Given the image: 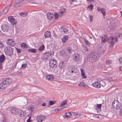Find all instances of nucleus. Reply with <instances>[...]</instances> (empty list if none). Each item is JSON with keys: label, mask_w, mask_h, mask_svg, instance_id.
I'll list each match as a JSON object with an SVG mask.
<instances>
[{"label": "nucleus", "mask_w": 122, "mask_h": 122, "mask_svg": "<svg viewBox=\"0 0 122 122\" xmlns=\"http://www.w3.org/2000/svg\"><path fill=\"white\" fill-rule=\"evenodd\" d=\"M18 75L20 76H21L22 75V73L20 72L18 73L17 74Z\"/></svg>", "instance_id": "52"}, {"label": "nucleus", "mask_w": 122, "mask_h": 122, "mask_svg": "<svg viewBox=\"0 0 122 122\" xmlns=\"http://www.w3.org/2000/svg\"><path fill=\"white\" fill-rule=\"evenodd\" d=\"M65 107V106H64L63 107V108H61V107H60V108H58V109H59V111H61V110L63 108H64L65 107Z\"/></svg>", "instance_id": "56"}, {"label": "nucleus", "mask_w": 122, "mask_h": 122, "mask_svg": "<svg viewBox=\"0 0 122 122\" xmlns=\"http://www.w3.org/2000/svg\"><path fill=\"white\" fill-rule=\"evenodd\" d=\"M3 86L2 84H0V91L1 90V89H3L4 88H3Z\"/></svg>", "instance_id": "48"}, {"label": "nucleus", "mask_w": 122, "mask_h": 122, "mask_svg": "<svg viewBox=\"0 0 122 122\" xmlns=\"http://www.w3.org/2000/svg\"><path fill=\"white\" fill-rule=\"evenodd\" d=\"M2 63L0 62V70L2 69Z\"/></svg>", "instance_id": "59"}, {"label": "nucleus", "mask_w": 122, "mask_h": 122, "mask_svg": "<svg viewBox=\"0 0 122 122\" xmlns=\"http://www.w3.org/2000/svg\"><path fill=\"white\" fill-rule=\"evenodd\" d=\"M71 1L72 2H77V0H71Z\"/></svg>", "instance_id": "62"}, {"label": "nucleus", "mask_w": 122, "mask_h": 122, "mask_svg": "<svg viewBox=\"0 0 122 122\" xmlns=\"http://www.w3.org/2000/svg\"><path fill=\"white\" fill-rule=\"evenodd\" d=\"M63 11H60V13H61V15L60 17H61L62 15V14L64 13L66 11L65 9H63Z\"/></svg>", "instance_id": "43"}, {"label": "nucleus", "mask_w": 122, "mask_h": 122, "mask_svg": "<svg viewBox=\"0 0 122 122\" xmlns=\"http://www.w3.org/2000/svg\"><path fill=\"white\" fill-rule=\"evenodd\" d=\"M8 20L12 25H15L17 23L16 20L12 16H10L8 17Z\"/></svg>", "instance_id": "9"}, {"label": "nucleus", "mask_w": 122, "mask_h": 122, "mask_svg": "<svg viewBox=\"0 0 122 122\" xmlns=\"http://www.w3.org/2000/svg\"><path fill=\"white\" fill-rule=\"evenodd\" d=\"M19 115L20 117H22L26 115V112L25 111L21 110L20 112L19 113Z\"/></svg>", "instance_id": "23"}, {"label": "nucleus", "mask_w": 122, "mask_h": 122, "mask_svg": "<svg viewBox=\"0 0 122 122\" xmlns=\"http://www.w3.org/2000/svg\"><path fill=\"white\" fill-rule=\"evenodd\" d=\"M55 111L56 112H57L59 111V109H55Z\"/></svg>", "instance_id": "63"}, {"label": "nucleus", "mask_w": 122, "mask_h": 122, "mask_svg": "<svg viewBox=\"0 0 122 122\" xmlns=\"http://www.w3.org/2000/svg\"><path fill=\"white\" fill-rule=\"evenodd\" d=\"M119 38L121 39H122V34H121L119 35L118 36Z\"/></svg>", "instance_id": "54"}, {"label": "nucleus", "mask_w": 122, "mask_h": 122, "mask_svg": "<svg viewBox=\"0 0 122 122\" xmlns=\"http://www.w3.org/2000/svg\"><path fill=\"white\" fill-rule=\"evenodd\" d=\"M101 116L100 115H96V117L98 118L99 119H100V117Z\"/></svg>", "instance_id": "60"}, {"label": "nucleus", "mask_w": 122, "mask_h": 122, "mask_svg": "<svg viewBox=\"0 0 122 122\" xmlns=\"http://www.w3.org/2000/svg\"><path fill=\"white\" fill-rule=\"evenodd\" d=\"M5 59V56L3 54H2L0 56V62L2 63Z\"/></svg>", "instance_id": "22"}, {"label": "nucleus", "mask_w": 122, "mask_h": 122, "mask_svg": "<svg viewBox=\"0 0 122 122\" xmlns=\"http://www.w3.org/2000/svg\"><path fill=\"white\" fill-rule=\"evenodd\" d=\"M99 58V56L97 53H93L89 56V61L94 62L97 60Z\"/></svg>", "instance_id": "2"}, {"label": "nucleus", "mask_w": 122, "mask_h": 122, "mask_svg": "<svg viewBox=\"0 0 122 122\" xmlns=\"http://www.w3.org/2000/svg\"><path fill=\"white\" fill-rule=\"evenodd\" d=\"M46 78L49 80H52L53 79V77L52 75H48L46 76Z\"/></svg>", "instance_id": "26"}, {"label": "nucleus", "mask_w": 122, "mask_h": 122, "mask_svg": "<svg viewBox=\"0 0 122 122\" xmlns=\"http://www.w3.org/2000/svg\"><path fill=\"white\" fill-rule=\"evenodd\" d=\"M102 9V8H101L100 7H98L97 8V10L98 12H100V11H101Z\"/></svg>", "instance_id": "44"}, {"label": "nucleus", "mask_w": 122, "mask_h": 122, "mask_svg": "<svg viewBox=\"0 0 122 122\" xmlns=\"http://www.w3.org/2000/svg\"><path fill=\"white\" fill-rule=\"evenodd\" d=\"M5 54L8 56H11L13 53V49L9 46L5 47L4 49Z\"/></svg>", "instance_id": "4"}, {"label": "nucleus", "mask_w": 122, "mask_h": 122, "mask_svg": "<svg viewBox=\"0 0 122 122\" xmlns=\"http://www.w3.org/2000/svg\"><path fill=\"white\" fill-rule=\"evenodd\" d=\"M93 7V5L91 4H90L88 7V8H91V9H90L91 10H92V8Z\"/></svg>", "instance_id": "45"}, {"label": "nucleus", "mask_w": 122, "mask_h": 122, "mask_svg": "<svg viewBox=\"0 0 122 122\" xmlns=\"http://www.w3.org/2000/svg\"><path fill=\"white\" fill-rule=\"evenodd\" d=\"M7 43L8 45H9L11 46H13L15 44V42L12 39H8L7 41Z\"/></svg>", "instance_id": "12"}, {"label": "nucleus", "mask_w": 122, "mask_h": 122, "mask_svg": "<svg viewBox=\"0 0 122 122\" xmlns=\"http://www.w3.org/2000/svg\"><path fill=\"white\" fill-rule=\"evenodd\" d=\"M60 54L61 56L64 57H66L67 56V53L63 50L60 51Z\"/></svg>", "instance_id": "21"}, {"label": "nucleus", "mask_w": 122, "mask_h": 122, "mask_svg": "<svg viewBox=\"0 0 122 122\" xmlns=\"http://www.w3.org/2000/svg\"><path fill=\"white\" fill-rule=\"evenodd\" d=\"M71 114L70 112H67L65 113V114L64 116H63L64 117H66V118H69L70 117Z\"/></svg>", "instance_id": "24"}, {"label": "nucleus", "mask_w": 122, "mask_h": 122, "mask_svg": "<svg viewBox=\"0 0 122 122\" xmlns=\"http://www.w3.org/2000/svg\"><path fill=\"white\" fill-rule=\"evenodd\" d=\"M10 112L13 115H15L18 113V110L16 108H13L11 110Z\"/></svg>", "instance_id": "16"}, {"label": "nucleus", "mask_w": 122, "mask_h": 122, "mask_svg": "<svg viewBox=\"0 0 122 122\" xmlns=\"http://www.w3.org/2000/svg\"><path fill=\"white\" fill-rule=\"evenodd\" d=\"M45 48L44 45H43L40 46L38 48V51H41L44 50Z\"/></svg>", "instance_id": "30"}, {"label": "nucleus", "mask_w": 122, "mask_h": 122, "mask_svg": "<svg viewBox=\"0 0 122 122\" xmlns=\"http://www.w3.org/2000/svg\"><path fill=\"white\" fill-rule=\"evenodd\" d=\"M45 118L44 116L39 115L37 116L36 120L38 122H42L45 119Z\"/></svg>", "instance_id": "11"}, {"label": "nucleus", "mask_w": 122, "mask_h": 122, "mask_svg": "<svg viewBox=\"0 0 122 122\" xmlns=\"http://www.w3.org/2000/svg\"><path fill=\"white\" fill-rule=\"evenodd\" d=\"M51 36V33L49 31H46L44 34V36L45 38L49 37Z\"/></svg>", "instance_id": "20"}, {"label": "nucleus", "mask_w": 122, "mask_h": 122, "mask_svg": "<svg viewBox=\"0 0 122 122\" xmlns=\"http://www.w3.org/2000/svg\"><path fill=\"white\" fill-rule=\"evenodd\" d=\"M46 103H44L42 104L41 105L43 107H45L46 106Z\"/></svg>", "instance_id": "61"}, {"label": "nucleus", "mask_w": 122, "mask_h": 122, "mask_svg": "<svg viewBox=\"0 0 122 122\" xmlns=\"http://www.w3.org/2000/svg\"><path fill=\"white\" fill-rule=\"evenodd\" d=\"M49 64L51 68H55L57 66V61L55 59H51L50 61Z\"/></svg>", "instance_id": "7"}, {"label": "nucleus", "mask_w": 122, "mask_h": 122, "mask_svg": "<svg viewBox=\"0 0 122 122\" xmlns=\"http://www.w3.org/2000/svg\"><path fill=\"white\" fill-rule=\"evenodd\" d=\"M1 28L3 32H7L8 31L9 27L8 25L5 23L2 25Z\"/></svg>", "instance_id": "10"}, {"label": "nucleus", "mask_w": 122, "mask_h": 122, "mask_svg": "<svg viewBox=\"0 0 122 122\" xmlns=\"http://www.w3.org/2000/svg\"><path fill=\"white\" fill-rule=\"evenodd\" d=\"M89 16L90 17V21L91 22H92L93 20L92 19L93 17L91 15H89Z\"/></svg>", "instance_id": "49"}, {"label": "nucleus", "mask_w": 122, "mask_h": 122, "mask_svg": "<svg viewBox=\"0 0 122 122\" xmlns=\"http://www.w3.org/2000/svg\"><path fill=\"white\" fill-rule=\"evenodd\" d=\"M66 64L64 62H60L59 64V66L61 69L64 68L65 66L66 65Z\"/></svg>", "instance_id": "19"}, {"label": "nucleus", "mask_w": 122, "mask_h": 122, "mask_svg": "<svg viewBox=\"0 0 122 122\" xmlns=\"http://www.w3.org/2000/svg\"><path fill=\"white\" fill-rule=\"evenodd\" d=\"M10 5H9L8 6L4 8L2 12L0 13L1 15H4L7 13L8 12V11L9 9L10 8Z\"/></svg>", "instance_id": "13"}, {"label": "nucleus", "mask_w": 122, "mask_h": 122, "mask_svg": "<svg viewBox=\"0 0 122 122\" xmlns=\"http://www.w3.org/2000/svg\"><path fill=\"white\" fill-rule=\"evenodd\" d=\"M81 75L82 77L84 78H86V76H85V73L83 70L82 69H81Z\"/></svg>", "instance_id": "28"}, {"label": "nucleus", "mask_w": 122, "mask_h": 122, "mask_svg": "<svg viewBox=\"0 0 122 122\" xmlns=\"http://www.w3.org/2000/svg\"><path fill=\"white\" fill-rule=\"evenodd\" d=\"M85 42L86 45H87V46H89L90 45V43H89L88 40H86V41H85Z\"/></svg>", "instance_id": "47"}, {"label": "nucleus", "mask_w": 122, "mask_h": 122, "mask_svg": "<svg viewBox=\"0 0 122 122\" xmlns=\"http://www.w3.org/2000/svg\"><path fill=\"white\" fill-rule=\"evenodd\" d=\"M26 65L27 64L26 63L23 64L22 66V67L23 68H25Z\"/></svg>", "instance_id": "50"}, {"label": "nucleus", "mask_w": 122, "mask_h": 122, "mask_svg": "<svg viewBox=\"0 0 122 122\" xmlns=\"http://www.w3.org/2000/svg\"><path fill=\"white\" fill-rule=\"evenodd\" d=\"M66 49L68 53L70 54H71L72 51L71 48L68 47L66 48Z\"/></svg>", "instance_id": "29"}, {"label": "nucleus", "mask_w": 122, "mask_h": 122, "mask_svg": "<svg viewBox=\"0 0 122 122\" xmlns=\"http://www.w3.org/2000/svg\"><path fill=\"white\" fill-rule=\"evenodd\" d=\"M19 14L20 15L23 17L26 16L27 15V14L25 12H20Z\"/></svg>", "instance_id": "32"}, {"label": "nucleus", "mask_w": 122, "mask_h": 122, "mask_svg": "<svg viewBox=\"0 0 122 122\" xmlns=\"http://www.w3.org/2000/svg\"><path fill=\"white\" fill-rule=\"evenodd\" d=\"M55 103L54 101H49V104L50 105H51Z\"/></svg>", "instance_id": "42"}, {"label": "nucleus", "mask_w": 122, "mask_h": 122, "mask_svg": "<svg viewBox=\"0 0 122 122\" xmlns=\"http://www.w3.org/2000/svg\"><path fill=\"white\" fill-rule=\"evenodd\" d=\"M4 46V45L1 41H0V49L2 48Z\"/></svg>", "instance_id": "41"}, {"label": "nucleus", "mask_w": 122, "mask_h": 122, "mask_svg": "<svg viewBox=\"0 0 122 122\" xmlns=\"http://www.w3.org/2000/svg\"><path fill=\"white\" fill-rule=\"evenodd\" d=\"M86 84L83 82H81L78 85V86L81 87H84L86 85Z\"/></svg>", "instance_id": "36"}, {"label": "nucleus", "mask_w": 122, "mask_h": 122, "mask_svg": "<svg viewBox=\"0 0 122 122\" xmlns=\"http://www.w3.org/2000/svg\"><path fill=\"white\" fill-rule=\"evenodd\" d=\"M119 62L120 64H122V58H120L119 60Z\"/></svg>", "instance_id": "51"}, {"label": "nucleus", "mask_w": 122, "mask_h": 122, "mask_svg": "<svg viewBox=\"0 0 122 122\" xmlns=\"http://www.w3.org/2000/svg\"><path fill=\"white\" fill-rule=\"evenodd\" d=\"M54 19H57L58 18V15L57 13H55L54 15Z\"/></svg>", "instance_id": "40"}, {"label": "nucleus", "mask_w": 122, "mask_h": 122, "mask_svg": "<svg viewBox=\"0 0 122 122\" xmlns=\"http://www.w3.org/2000/svg\"><path fill=\"white\" fill-rule=\"evenodd\" d=\"M102 106V105L101 104H97V108L100 111L101 110V107Z\"/></svg>", "instance_id": "35"}, {"label": "nucleus", "mask_w": 122, "mask_h": 122, "mask_svg": "<svg viewBox=\"0 0 122 122\" xmlns=\"http://www.w3.org/2000/svg\"><path fill=\"white\" fill-rule=\"evenodd\" d=\"M21 47L23 49L27 48V45L25 43H22L21 44Z\"/></svg>", "instance_id": "31"}, {"label": "nucleus", "mask_w": 122, "mask_h": 122, "mask_svg": "<svg viewBox=\"0 0 122 122\" xmlns=\"http://www.w3.org/2000/svg\"><path fill=\"white\" fill-rule=\"evenodd\" d=\"M31 118V117H30L27 120V122H30L32 120H31L30 119Z\"/></svg>", "instance_id": "53"}, {"label": "nucleus", "mask_w": 122, "mask_h": 122, "mask_svg": "<svg viewBox=\"0 0 122 122\" xmlns=\"http://www.w3.org/2000/svg\"><path fill=\"white\" fill-rule=\"evenodd\" d=\"M67 103L66 101L65 100L62 101L61 104V107H63V106L65 104Z\"/></svg>", "instance_id": "37"}, {"label": "nucleus", "mask_w": 122, "mask_h": 122, "mask_svg": "<svg viewBox=\"0 0 122 122\" xmlns=\"http://www.w3.org/2000/svg\"><path fill=\"white\" fill-rule=\"evenodd\" d=\"M3 122H6V120L5 119H4V120H3Z\"/></svg>", "instance_id": "64"}, {"label": "nucleus", "mask_w": 122, "mask_h": 122, "mask_svg": "<svg viewBox=\"0 0 122 122\" xmlns=\"http://www.w3.org/2000/svg\"><path fill=\"white\" fill-rule=\"evenodd\" d=\"M34 109V107L33 105H31L29 106L27 110L29 111L30 113H31Z\"/></svg>", "instance_id": "27"}, {"label": "nucleus", "mask_w": 122, "mask_h": 122, "mask_svg": "<svg viewBox=\"0 0 122 122\" xmlns=\"http://www.w3.org/2000/svg\"><path fill=\"white\" fill-rule=\"evenodd\" d=\"M106 10L103 8H102V9L101 11V13H102L104 18V16L106 14Z\"/></svg>", "instance_id": "33"}, {"label": "nucleus", "mask_w": 122, "mask_h": 122, "mask_svg": "<svg viewBox=\"0 0 122 122\" xmlns=\"http://www.w3.org/2000/svg\"><path fill=\"white\" fill-rule=\"evenodd\" d=\"M70 71H71V72L72 73L75 72V70L74 69V68H71V69H70V71H69L70 72Z\"/></svg>", "instance_id": "38"}, {"label": "nucleus", "mask_w": 122, "mask_h": 122, "mask_svg": "<svg viewBox=\"0 0 122 122\" xmlns=\"http://www.w3.org/2000/svg\"><path fill=\"white\" fill-rule=\"evenodd\" d=\"M92 85L94 87L97 88H99L101 87V85L98 82H95L93 83Z\"/></svg>", "instance_id": "17"}, {"label": "nucleus", "mask_w": 122, "mask_h": 122, "mask_svg": "<svg viewBox=\"0 0 122 122\" xmlns=\"http://www.w3.org/2000/svg\"><path fill=\"white\" fill-rule=\"evenodd\" d=\"M16 49L18 53H20L21 52V50L20 49H18L17 48H16Z\"/></svg>", "instance_id": "46"}, {"label": "nucleus", "mask_w": 122, "mask_h": 122, "mask_svg": "<svg viewBox=\"0 0 122 122\" xmlns=\"http://www.w3.org/2000/svg\"><path fill=\"white\" fill-rule=\"evenodd\" d=\"M68 37L67 36H66L62 39V42L63 43L66 42L68 40Z\"/></svg>", "instance_id": "25"}, {"label": "nucleus", "mask_w": 122, "mask_h": 122, "mask_svg": "<svg viewBox=\"0 0 122 122\" xmlns=\"http://www.w3.org/2000/svg\"><path fill=\"white\" fill-rule=\"evenodd\" d=\"M107 23L108 24H109L110 23H111V21H110V20L108 19H107Z\"/></svg>", "instance_id": "58"}, {"label": "nucleus", "mask_w": 122, "mask_h": 122, "mask_svg": "<svg viewBox=\"0 0 122 122\" xmlns=\"http://www.w3.org/2000/svg\"><path fill=\"white\" fill-rule=\"evenodd\" d=\"M74 61L75 62H78L81 60L80 55L78 54H74L73 56Z\"/></svg>", "instance_id": "8"}, {"label": "nucleus", "mask_w": 122, "mask_h": 122, "mask_svg": "<svg viewBox=\"0 0 122 122\" xmlns=\"http://www.w3.org/2000/svg\"><path fill=\"white\" fill-rule=\"evenodd\" d=\"M117 38H114L112 37H110L109 39L107 38L105 35H103L102 37V41L103 42H106L107 40L110 43V46L111 47H112L114 45L115 41H117Z\"/></svg>", "instance_id": "1"}, {"label": "nucleus", "mask_w": 122, "mask_h": 122, "mask_svg": "<svg viewBox=\"0 0 122 122\" xmlns=\"http://www.w3.org/2000/svg\"><path fill=\"white\" fill-rule=\"evenodd\" d=\"M47 18L49 20H51L54 16V15L52 13L50 12L48 13L47 15Z\"/></svg>", "instance_id": "14"}, {"label": "nucleus", "mask_w": 122, "mask_h": 122, "mask_svg": "<svg viewBox=\"0 0 122 122\" xmlns=\"http://www.w3.org/2000/svg\"><path fill=\"white\" fill-rule=\"evenodd\" d=\"M120 114L121 116H122V108L121 109L120 111Z\"/></svg>", "instance_id": "57"}, {"label": "nucleus", "mask_w": 122, "mask_h": 122, "mask_svg": "<svg viewBox=\"0 0 122 122\" xmlns=\"http://www.w3.org/2000/svg\"><path fill=\"white\" fill-rule=\"evenodd\" d=\"M51 55V54L48 52L45 53L42 57V59H43L44 60L46 61L47 58L49 56Z\"/></svg>", "instance_id": "15"}, {"label": "nucleus", "mask_w": 122, "mask_h": 122, "mask_svg": "<svg viewBox=\"0 0 122 122\" xmlns=\"http://www.w3.org/2000/svg\"><path fill=\"white\" fill-rule=\"evenodd\" d=\"M61 31L63 32L64 33H66L68 31V27L66 26H63L61 28Z\"/></svg>", "instance_id": "18"}, {"label": "nucleus", "mask_w": 122, "mask_h": 122, "mask_svg": "<svg viewBox=\"0 0 122 122\" xmlns=\"http://www.w3.org/2000/svg\"><path fill=\"white\" fill-rule=\"evenodd\" d=\"M113 107L116 109H119L121 107V103L117 100H115L112 103Z\"/></svg>", "instance_id": "6"}, {"label": "nucleus", "mask_w": 122, "mask_h": 122, "mask_svg": "<svg viewBox=\"0 0 122 122\" xmlns=\"http://www.w3.org/2000/svg\"><path fill=\"white\" fill-rule=\"evenodd\" d=\"M27 1L30 3L32 2V0H16L14 5V6L15 8L20 6L24 3Z\"/></svg>", "instance_id": "3"}, {"label": "nucleus", "mask_w": 122, "mask_h": 122, "mask_svg": "<svg viewBox=\"0 0 122 122\" xmlns=\"http://www.w3.org/2000/svg\"><path fill=\"white\" fill-rule=\"evenodd\" d=\"M12 81V79L11 78H8L6 79L3 80L2 83L3 86V88L6 87L9 84H10Z\"/></svg>", "instance_id": "5"}, {"label": "nucleus", "mask_w": 122, "mask_h": 122, "mask_svg": "<svg viewBox=\"0 0 122 122\" xmlns=\"http://www.w3.org/2000/svg\"><path fill=\"white\" fill-rule=\"evenodd\" d=\"M84 50H85V51H88V49L86 48V47L85 46H84Z\"/></svg>", "instance_id": "55"}, {"label": "nucleus", "mask_w": 122, "mask_h": 122, "mask_svg": "<svg viewBox=\"0 0 122 122\" xmlns=\"http://www.w3.org/2000/svg\"><path fill=\"white\" fill-rule=\"evenodd\" d=\"M28 50L30 52H32L34 53H35L36 51V50L35 49H28Z\"/></svg>", "instance_id": "34"}, {"label": "nucleus", "mask_w": 122, "mask_h": 122, "mask_svg": "<svg viewBox=\"0 0 122 122\" xmlns=\"http://www.w3.org/2000/svg\"><path fill=\"white\" fill-rule=\"evenodd\" d=\"M112 60H109L106 61V63L107 64L109 65L112 63Z\"/></svg>", "instance_id": "39"}]
</instances>
